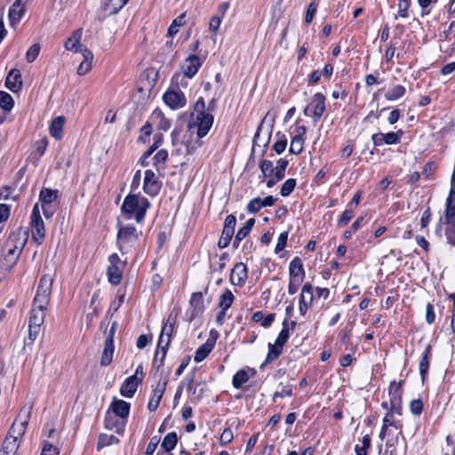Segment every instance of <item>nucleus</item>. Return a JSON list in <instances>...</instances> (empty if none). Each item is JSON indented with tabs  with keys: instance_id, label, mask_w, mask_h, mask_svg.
<instances>
[{
	"instance_id": "f257e3e1",
	"label": "nucleus",
	"mask_w": 455,
	"mask_h": 455,
	"mask_svg": "<svg viewBox=\"0 0 455 455\" xmlns=\"http://www.w3.org/2000/svg\"><path fill=\"white\" fill-rule=\"evenodd\" d=\"M26 239H21L20 235L12 233L10 235L3 249V256L0 258V269L10 272L17 264L23 251Z\"/></svg>"
},
{
	"instance_id": "f03ea898",
	"label": "nucleus",
	"mask_w": 455,
	"mask_h": 455,
	"mask_svg": "<svg viewBox=\"0 0 455 455\" xmlns=\"http://www.w3.org/2000/svg\"><path fill=\"white\" fill-rule=\"evenodd\" d=\"M150 205V202L146 197L129 194L123 202L121 211L128 220L134 218L138 223H141Z\"/></svg>"
},
{
	"instance_id": "7ed1b4c3",
	"label": "nucleus",
	"mask_w": 455,
	"mask_h": 455,
	"mask_svg": "<svg viewBox=\"0 0 455 455\" xmlns=\"http://www.w3.org/2000/svg\"><path fill=\"white\" fill-rule=\"evenodd\" d=\"M191 118L192 122L189 124V128L196 127L199 138L206 136L212 126L214 118L212 113L206 112L205 102L203 97H200L195 102Z\"/></svg>"
},
{
	"instance_id": "20e7f679",
	"label": "nucleus",
	"mask_w": 455,
	"mask_h": 455,
	"mask_svg": "<svg viewBox=\"0 0 455 455\" xmlns=\"http://www.w3.org/2000/svg\"><path fill=\"white\" fill-rule=\"evenodd\" d=\"M140 235L141 232L132 225L121 226L116 235L119 251L123 254L129 252L138 243Z\"/></svg>"
},
{
	"instance_id": "39448f33",
	"label": "nucleus",
	"mask_w": 455,
	"mask_h": 455,
	"mask_svg": "<svg viewBox=\"0 0 455 455\" xmlns=\"http://www.w3.org/2000/svg\"><path fill=\"white\" fill-rule=\"evenodd\" d=\"M53 276L50 274L44 275L39 281L33 306L46 308L50 303Z\"/></svg>"
},
{
	"instance_id": "423d86ee",
	"label": "nucleus",
	"mask_w": 455,
	"mask_h": 455,
	"mask_svg": "<svg viewBox=\"0 0 455 455\" xmlns=\"http://www.w3.org/2000/svg\"><path fill=\"white\" fill-rule=\"evenodd\" d=\"M304 278L305 270L303 262L299 257H295L291 259L289 265V294L293 295L299 291Z\"/></svg>"
},
{
	"instance_id": "0eeeda50",
	"label": "nucleus",
	"mask_w": 455,
	"mask_h": 455,
	"mask_svg": "<svg viewBox=\"0 0 455 455\" xmlns=\"http://www.w3.org/2000/svg\"><path fill=\"white\" fill-rule=\"evenodd\" d=\"M59 197V190L51 188H43L39 194V201L41 204L42 211L46 219H50L54 214Z\"/></svg>"
},
{
	"instance_id": "6e6552de",
	"label": "nucleus",
	"mask_w": 455,
	"mask_h": 455,
	"mask_svg": "<svg viewBox=\"0 0 455 455\" xmlns=\"http://www.w3.org/2000/svg\"><path fill=\"white\" fill-rule=\"evenodd\" d=\"M172 326L164 324L162 328L159 339H158V344H157V349L156 351L155 358H154V363H156L157 362V356L159 354H161V357L159 359V364L157 365V368L163 366L167 350L169 347V345L172 340V334L173 331Z\"/></svg>"
},
{
	"instance_id": "1a4fd4ad",
	"label": "nucleus",
	"mask_w": 455,
	"mask_h": 455,
	"mask_svg": "<svg viewBox=\"0 0 455 455\" xmlns=\"http://www.w3.org/2000/svg\"><path fill=\"white\" fill-rule=\"evenodd\" d=\"M30 224L32 228V239L40 245L45 236V228L41 217L38 203H36L33 207L30 216Z\"/></svg>"
},
{
	"instance_id": "9d476101",
	"label": "nucleus",
	"mask_w": 455,
	"mask_h": 455,
	"mask_svg": "<svg viewBox=\"0 0 455 455\" xmlns=\"http://www.w3.org/2000/svg\"><path fill=\"white\" fill-rule=\"evenodd\" d=\"M404 380L396 382L393 380L388 387L389 402H391V409L395 411L397 415H402L403 406V385Z\"/></svg>"
},
{
	"instance_id": "9b49d317",
	"label": "nucleus",
	"mask_w": 455,
	"mask_h": 455,
	"mask_svg": "<svg viewBox=\"0 0 455 455\" xmlns=\"http://www.w3.org/2000/svg\"><path fill=\"white\" fill-rule=\"evenodd\" d=\"M33 406L32 404H25L18 413L14 422L12 423L10 429L13 434L18 435H23L26 432L27 426L31 418Z\"/></svg>"
},
{
	"instance_id": "f8f14e48",
	"label": "nucleus",
	"mask_w": 455,
	"mask_h": 455,
	"mask_svg": "<svg viewBox=\"0 0 455 455\" xmlns=\"http://www.w3.org/2000/svg\"><path fill=\"white\" fill-rule=\"evenodd\" d=\"M312 110V116L315 123H317L325 112V96L321 92H316L311 103L304 109V114L309 116L308 111Z\"/></svg>"
},
{
	"instance_id": "ddd939ff",
	"label": "nucleus",
	"mask_w": 455,
	"mask_h": 455,
	"mask_svg": "<svg viewBox=\"0 0 455 455\" xmlns=\"http://www.w3.org/2000/svg\"><path fill=\"white\" fill-rule=\"evenodd\" d=\"M162 188V181L158 180L154 171L148 169L144 172L143 191L149 196H156Z\"/></svg>"
},
{
	"instance_id": "4468645a",
	"label": "nucleus",
	"mask_w": 455,
	"mask_h": 455,
	"mask_svg": "<svg viewBox=\"0 0 455 455\" xmlns=\"http://www.w3.org/2000/svg\"><path fill=\"white\" fill-rule=\"evenodd\" d=\"M236 225V219L233 214L226 217L221 236L218 242V246L220 249L226 248L229 245L231 239L235 233Z\"/></svg>"
},
{
	"instance_id": "2eb2a0df",
	"label": "nucleus",
	"mask_w": 455,
	"mask_h": 455,
	"mask_svg": "<svg viewBox=\"0 0 455 455\" xmlns=\"http://www.w3.org/2000/svg\"><path fill=\"white\" fill-rule=\"evenodd\" d=\"M403 134V130L387 133L377 132L371 136V140L375 148L381 147L384 144L395 145L400 142Z\"/></svg>"
},
{
	"instance_id": "dca6fc26",
	"label": "nucleus",
	"mask_w": 455,
	"mask_h": 455,
	"mask_svg": "<svg viewBox=\"0 0 455 455\" xmlns=\"http://www.w3.org/2000/svg\"><path fill=\"white\" fill-rule=\"evenodd\" d=\"M163 100L172 109L181 108L187 104V98L181 91L168 90L164 94Z\"/></svg>"
},
{
	"instance_id": "f3484780",
	"label": "nucleus",
	"mask_w": 455,
	"mask_h": 455,
	"mask_svg": "<svg viewBox=\"0 0 455 455\" xmlns=\"http://www.w3.org/2000/svg\"><path fill=\"white\" fill-rule=\"evenodd\" d=\"M127 420L110 413V410L107 412L104 419V427L106 429L115 431L119 435H124Z\"/></svg>"
},
{
	"instance_id": "a211bd4d",
	"label": "nucleus",
	"mask_w": 455,
	"mask_h": 455,
	"mask_svg": "<svg viewBox=\"0 0 455 455\" xmlns=\"http://www.w3.org/2000/svg\"><path fill=\"white\" fill-rule=\"evenodd\" d=\"M203 61L196 54H190L185 59L181 68L183 74L188 78H192L198 72Z\"/></svg>"
},
{
	"instance_id": "6ab92c4d",
	"label": "nucleus",
	"mask_w": 455,
	"mask_h": 455,
	"mask_svg": "<svg viewBox=\"0 0 455 455\" xmlns=\"http://www.w3.org/2000/svg\"><path fill=\"white\" fill-rule=\"evenodd\" d=\"M248 278V268L243 262L236 263L230 274V282L235 286L242 287Z\"/></svg>"
},
{
	"instance_id": "aec40b11",
	"label": "nucleus",
	"mask_w": 455,
	"mask_h": 455,
	"mask_svg": "<svg viewBox=\"0 0 455 455\" xmlns=\"http://www.w3.org/2000/svg\"><path fill=\"white\" fill-rule=\"evenodd\" d=\"M22 435L13 434V432H12V429H10L7 436L5 437L2 444L0 455H13L20 446L19 438Z\"/></svg>"
},
{
	"instance_id": "412c9836",
	"label": "nucleus",
	"mask_w": 455,
	"mask_h": 455,
	"mask_svg": "<svg viewBox=\"0 0 455 455\" xmlns=\"http://www.w3.org/2000/svg\"><path fill=\"white\" fill-rule=\"evenodd\" d=\"M445 221L455 226V183H451V189L445 203Z\"/></svg>"
},
{
	"instance_id": "4be33fe9",
	"label": "nucleus",
	"mask_w": 455,
	"mask_h": 455,
	"mask_svg": "<svg viewBox=\"0 0 455 455\" xmlns=\"http://www.w3.org/2000/svg\"><path fill=\"white\" fill-rule=\"evenodd\" d=\"M189 305L192 308L189 321H192L204 312L205 307L203 293L201 291L192 293Z\"/></svg>"
},
{
	"instance_id": "5701e85b",
	"label": "nucleus",
	"mask_w": 455,
	"mask_h": 455,
	"mask_svg": "<svg viewBox=\"0 0 455 455\" xmlns=\"http://www.w3.org/2000/svg\"><path fill=\"white\" fill-rule=\"evenodd\" d=\"M26 12V7L23 0H15L11 5L8 17L10 25L15 27L22 19Z\"/></svg>"
},
{
	"instance_id": "b1692460",
	"label": "nucleus",
	"mask_w": 455,
	"mask_h": 455,
	"mask_svg": "<svg viewBox=\"0 0 455 455\" xmlns=\"http://www.w3.org/2000/svg\"><path fill=\"white\" fill-rule=\"evenodd\" d=\"M166 386H167L166 379L160 380L156 384V387L154 388V390L152 392L150 400L148 403V411H155L157 409L159 403H160V401L164 394V391L166 389Z\"/></svg>"
},
{
	"instance_id": "393cba45",
	"label": "nucleus",
	"mask_w": 455,
	"mask_h": 455,
	"mask_svg": "<svg viewBox=\"0 0 455 455\" xmlns=\"http://www.w3.org/2000/svg\"><path fill=\"white\" fill-rule=\"evenodd\" d=\"M131 405L128 402L121 399H114L110 404V413L127 420Z\"/></svg>"
},
{
	"instance_id": "a878e982",
	"label": "nucleus",
	"mask_w": 455,
	"mask_h": 455,
	"mask_svg": "<svg viewBox=\"0 0 455 455\" xmlns=\"http://www.w3.org/2000/svg\"><path fill=\"white\" fill-rule=\"evenodd\" d=\"M5 87L12 92H19L22 87L21 74L19 69H12L5 79Z\"/></svg>"
},
{
	"instance_id": "bb28decb",
	"label": "nucleus",
	"mask_w": 455,
	"mask_h": 455,
	"mask_svg": "<svg viewBox=\"0 0 455 455\" xmlns=\"http://www.w3.org/2000/svg\"><path fill=\"white\" fill-rule=\"evenodd\" d=\"M164 142V135L162 133H156L154 135V142L149 147V148L145 151L140 158L139 159L138 164L141 166L145 167L148 165V159L152 156V154L163 144Z\"/></svg>"
},
{
	"instance_id": "cd10ccee",
	"label": "nucleus",
	"mask_w": 455,
	"mask_h": 455,
	"mask_svg": "<svg viewBox=\"0 0 455 455\" xmlns=\"http://www.w3.org/2000/svg\"><path fill=\"white\" fill-rule=\"evenodd\" d=\"M215 344H216V338H208L206 339V341L196 349V351L195 353L194 360L196 363H200V362L204 361L209 355V354L212 351V349L215 347Z\"/></svg>"
},
{
	"instance_id": "c85d7f7f",
	"label": "nucleus",
	"mask_w": 455,
	"mask_h": 455,
	"mask_svg": "<svg viewBox=\"0 0 455 455\" xmlns=\"http://www.w3.org/2000/svg\"><path fill=\"white\" fill-rule=\"evenodd\" d=\"M296 324L297 323L295 321L285 318L282 323V330L275 342L284 347L290 338V331H293L296 327Z\"/></svg>"
},
{
	"instance_id": "c756f323",
	"label": "nucleus",
	"mask_w": 455,
	"mask_h": 455,
	"mask_svg": "<svg viewBox=\"0 0 455 455\" xmlns=\"http://www.w3.org/2000/svg\"><path fill=\"white\" fill-rule=\"evenodd\" d=\"M140 383V379H135V377H128L120 387L121 395L132 398L136 393Z\"/></svg>"
},
{
	"instance_id": "7c9ffc66",
	"label": "nucleus",
	"mask_w": 455,
	"mask_h": 455,
	"mask_svg": "<svg viewBox=\"0 0 455 455\" xmlns=\"http://www.w3.org/2000/svg\"><path fill=\"white\" fill-rule=\"evenodd\" d=\"M65 122L66 118L63 116H57L51 122L49 132L51 136L57 140L62 138Z\"/></svg>"
},
{
	"instance_id": "2f4dec72",
	"label": "nucleus",
	"mask_w": 455,
	"mask_h": 455,
	"mask_svg": "<svg viewBox=\"0 0 455 455\" xmlns=\"http://www.w3.org/2000/svg\"><path fill=\"white\" fill-rule=\"evenodd\" d=\"M82 38V29L75 30L72 35L66 40L64 47L68 51L78 52L81 51L80 41Z\"/></svg>"
},
{
	"instance_id": "473e14b6",
	"label": "nucleus",
	"mask_w": 455,
	"mask_h": 455,
	"mask_svg": "<svg viewBox=\"0 0 455 455\" xmlns=\"http://www.w3.org/2000/svg\"><path fill=\"white\" fill-rule=\"evenodd\" d=\"M114 351V341L111 340V338L106 339L104 343V349L100 359L101 366H108L112 363Z\"/></svg>"
},
{
	"instance_id": "72a5a7b5",
	"label": "nucleus",
	"mask_w": 455,
	"mask_h": 455,
	"mask_svg": "<svg viewBox=\"0 0 455 455\" xmlns=\"http://www.w3.org/2000/svg\"><path fill=\"white\" fill-rule=\"evenodd\" d=\"M431 351H432L431 345H427L426 347L423 354L421 355V357L419 360V373H420L422 380L425 379V378L427 374V371H428Z\"/></svg>"
},
{
	"instance_id": "f704fd0d",
	"label": "nucleus",
	"mask_w": 455,
	"mask_h": 455,
	"mask_svg": "<svg viewBox=\"0 0 455 455\" xmlns=\"http://www.w3.org/2000/svg\"><path fill=\"white\" fill-rule=\"evenodd\" d=\"M46 308L32 306L28 323L42 325L46 316Z\"/></svg>"
},
{
	"instance_id": "c9c22d12",
	"label": "nucleus",
	"mask_w": 455,
	"mask_h": 455,
	"mask_svg": "<svg viewBox=\"0 0 455 455\" xmlns=\"http://www.w3.org/2000/svg\"><path fill=\"white\" fill-rule=\"evenodd\" d=\"M151 118L155 123H156V126L159 130L165 132L169 130L172 126V121L166 118L164 113L159 109H156L152 113Z\"/></svg>"
},
{
	"instance_id": "e433bc0d",
	"label": "nucleus",
	"mask_w": 455,
	"mask_h": 455,
	"mask_svg": "<svg viewBox=\"0 0 455 455\" xmlns=\"http://www.w3.org/2000/svg\"><path fill=\"white\" fill-rule=\"evenodd\" d=\"M406 93V89L402 84L391 86L385 93V99L388 101H395L403 98Z\"/></svg>"
},
{
	"instance_id": "4c0bfd02",
	"label": "nucleus",
	"mask_w": 455,
	"mask_h": 455,
	"mask_svg": "<svg viewBox=\"0 0 455 455\" xmlns=\"http://www.w3.org/2000/svg\"><path fill=\"white\" fill-rule=\"evenodd\" d=\"M84 60L80 63V65L77 68V75L78 76H84L87 74L91 68H92V61L93 59V54L92 52H90L87 49H84Z\"/></svg>"
},
{
	"instance_id": "58836bf2",
	"label": "nucleus",
	"mask_w": 455,
	"mask_h": 455,
	"mask_svg": "<svg viewBox=\"0 0 455 455\" xmlns=\"http://www.w3.org/2000/svg\"><path fill=\"white\" fill-rule=\"evenodd\" d=\"M108 282L113 285H118L123 278L119 265H109L107 270Z\"/></svg>"
},
{
	"instance_id": "ea45409f",
	"label": "nucleus",
	"mask_w": 455,
	"mask_h": 455,
	"mask_svg": "<svg viewBox=\"0 0 455 455\" xmlns=\"http://www.w3.org/2000/svg\"><path fill=\"white\" fill-rule=\"evenodd\" d=\"M250 371L242 369L233 376L232 384L236 389L241 388L250 379Z\"/></svg>"
},
{
	"instance_id": "a19ab883",
	"label": "nucleus",
	"mask_w": 455,
	"mask_h": 455,
	"mask_svg": "<svg viewBox=\"0 0 455 455\" xmlns=\"http://www.w3.org/2000/svg\"><path fill=\"white\" fill-rule=\"evenodd\" d=\"M168 156L169 154L166 149H160L153 156V164L157 172L164 170Z\"/></svg>"
},
{
	"instance_id": "79ce46f5",
	"label": "nucleus",
	"mask_w": 455,
	"mask_h": 455,
	"mask_svg": "<svg viewBox=\"0 0 455 455\" xmlns=\"http://www.w3.org/2000/svg\"><path fill=\"white\" fill-rule=\"evenodd\" d=\"M275 317V314L274 313L268 314L265 316L261 311H257L252 315L251 320L255 323H260L261 326L267 328L272 324Z\"/></svg>"
},
{
	"instance_id": "37998d69",
	"label": "nucleus",
	"mask_w": 455,
	"mask_h": 455,
	"mask_svg": "<svg viewBox=\"0 0 455 455\" xmlns=\"http://www.w3.org/2000/svg\"><path fill=\"white\" fill-rule=\"evenodd\" d=\"M120 441L116 436L102 433L99 435L97 449L101 450L107 446L117 444Z\"/></svg>"
},
{
	"instance_id": "c03bdc74",
	"label": "nucleus",
	"mask_w": 455,
	"mask_h": 455,
	"mask_svg": "<svg viewBox=\"0 0 455 455\" xmlns=\"http://www.w3.org/2000/svg\"><path fill=\"white\" fill-rule=\"evenodd\" d=\"M283 349V346L278 345V343L275 342L274 344H268V352L265 360V363H270L273 361L276 360L279 355L282 354Z\"/></svg>"
},
{
	"instance_id": "a18cd8bd",
	"label": "nucleus",
	"mask_w": 455,
	"mask_h": 455,
	"mask_svg": "<svg viewBox=\"0 0 455 455\" xmlns=\"http://www.w3.org/2000/svg\"><path fill=\"white\" fill-rule=\"evenodd\" d=\"M177 443H178L177 434L175 432H170L164 436V438L161 443V448L163 450H164L165 451L170 452L176 447Z\"/></svg>"
},
{
	"instance_id": "49530a36",
	"label": "nucleus",
	"mask_w": 455,
	"mask_h": 455,
	"mask_svg": "<svg viewBox=\"0 0 455 455\" xmlns=\"http://www.w3.org/2000/svg\"><path fill=\"white\" fill-rule=\"evenodd\" d=\"M14 106L12 97L6 92L0 91V108L4 112H10Z\"/></svg>"
},
{
	"instance_id": "de8ad7c7",
	"label": "nucleus",
	"mask_w": 455,
	"mask_h": 455,
	"mask_svg": "<svg viewBox=\"0 0 455 455\" xmlns=\"http://www.w3.org/2000/svg\"><path fill=\"white\" fill-rule=\"evenodd\" d=\"M235 296L232 291L227 289L220 298L219 307L224 310H228L233 304Z\"/></svg>"
},
{
	"instance_id": "09e8293b",
	"label": "nucleus",
	"mask_w": 455,
	"mask_h": 455,
	"mask_svg": "<svg viewBox=\"0 0 455 455\" xmlns=\"http://www.w3.org/2000/svg\"><path fill=\"white\" fill-rule=\"evenodd\" d=\"M254 223H255L254 219H249L245 222V224L238 229V231L235 235L236 240L237 241L243 240L251 233L253 226H254Z\"/></svg>"
},
{
	"instance_id": "8fccbe9b",
	"label": "nucleus",
	"mask_w": 455,
	"mask_h": 455,
	"mask_svg": "<svg viewBox=\"0 0 455 455\" xmlns=\"http://www.w3.org/2000/svg\"><path fill=\"white\" fill-rule=\"evenodd\" d=\"M129 0H109L105 6L109 14H116Z\"/></svg>"
},
{
	"instance_id": "3c124183",
	"label": "nucleus",
	"mask_w": 455,
	"mask_h": 455,
	"mask_svg": "<svg viewBox=\"0 0 455 455\" xmlns=\"http://www.w3.org/2000/svg\"><path fill=\"white\" fill-rule=\"evenodd\" d=\"M371 439L369 435H365L362 439V445L356 444L355 446V452L356 455H368V450L371 447Z\"/></svg>"
},
{
	"instance_id": "603ef678",
	"label": "nucleus",
	"mask_w": 455,
	"mask_h": 455,
	"mask_svg": "<svg viewBox=\"0 0 455 455\" xmlns=\"http://www.w3.org/2000/svg\"><path fill=\"white\" fill-rule=\"evenodd\" d=\"M397 14L395 16V19L397 20L399 18L406 19L409 17V9L411 7L410 0H399Z\"/></svg>"
},
{
	"instance_id": "864d4df0",
	"label": "nucleus",
	"mask_w": 455,
	"mask_h": 455,
	"mask_svg": "<svg viewBox=\"0 0 455 455\" xmlns=\"http://www.w3.org/2000/svg\"><path fill=\"white\" fill-rule=\"evenodd\" d=\"M320 0H312L307 9L306 16H305V23L310 24L317 12L319 6Z\"/></svg>"
},
{
	"instance_id": "5fc2aeb1",
	"label": "nucleus",
	"mask_w": 455,
	"mask_h": 455,
	"mask_svg": "<svg viewBox=\"0 0 455 455\" xmlns=\"http://www.w3.org/2000/svg\"><path fill=\"white\" fill-rule=\"evenodd\" d=\"M185 14H180V16H178L176 19H174L172 22V24L170 25L169 28H168V36H175L179 30H180V28L185 23Z\"/></svg>"
},
{
	"instance_id": "6e6d98bb",
	"label": "nucleus",
	"mask_w": 455,
	"mask_h": 455,
	"mask_svg": "<svg viewBox=\"0 0 455 455\" xmlns=\"http://www.w3.org/2000/svg\"><path fill=\"white\" fill-rule=\"evenodd\" d=\"M296 185H297V180L295 179L291 178V179L286 180L281 187V190H280L281 196L283 197L289 196L294 190Z\"/></svg>"
},
{
	"instance_id": "4d7b16f0",
	"label": "nucleus",
	"mask_w": 455,
	"mask_h": 455,
	"mask_svg": "<svg viewBox=\"0 0 455 455\" xmlns=\"http://www.w3.org/2000/svg\"><path fill=\"white\" fill-rule=\"evenodd\" d=\"M264 208L262 198L255 197L251 199L246 207V210L251 214H255Z\"/></svg>"
},
{
	"instance_id": "13d9d810",
	"label": "nucleus",
	"mask_w": 455,
	"mask_h": 455,
	"mask_svg": "<svg viewBox=\"0 0 455 455\" xmlns=\"http://www.w3.org/2000/svg\"><path fill=\"white\" fill-rule=\"evenodd\" d=\"M304 299V301L307 304L312 305L314 299L313 287L310 283H306L302 287L299 299Z\"/></svg>"
},
{
	"instance_id": "bf43d9fd",
	"label": "nucleus",
	"mask_w": 455,
	"mask_h": 455,
	"mask_svg": "<svg viewBox=\"0 0 455 455\" xmlns=\"http://www.w3.org/2000/svg\"><path fill=\"white\" fill-rule=\"evenodd\" d=\"M304 141L305 139H299V138H291V146H290V153L293 155H299L304 147Z\"/></svg>"
},
{
	"instance_id": "052dcab7",
	"label": "nucleus",
	"mask_w": 455,
	"mask_h": 455,
	"mask_svg": "<svg viewBox=\"0 0 455 455\" xmlns=\"http://www.w3.org/2000/svg\"><path fill=\"white\" fill-rule=\"evenodd\" d=\"M355 212L353 208L347 207L338 220L339 227H345L353 219Z\"/></svg>"
},
{
	"instance_id": "680f3d73",
	"label": "nucleus",
	"mask_w": 455,
	"mask_h": 455,
	"mask_svg": "<svg viewBox=\"0 0 455 455\" xmlns=\"http://www.w3.org/2000/svg\"><path fill=\"white\" fill-rule=\"evenodd\" d=\"M395 414H396L395 411H387L383 418V424L387 427H394L396 429L402 428L401 423L395 419Z\"/></svg>"
},
{
	"instance_id": "e2e57ef3",
	"label": "nucleus",
	"mask_w": 455,
	"mask_h": 455,
	"mask_svg": "<svg viewBox=\"0 0 455 455\" xmlns=\"http://www.w3.org/2000/svg\"><path fill=\"white\" fill-rule=\"evenodd\" d=\"M261 172L264 177H270L275 175V167L273 163L269 160H263L259 164Z\"/></svg>"
},
{
	"instance_id": "0e129e2a",
	"label": "nucleus",
	"mask_w": 455,
	"mask_h": 455,
	"mask_svg": "<svg viewBox=\"0 0 455 455\" xmlns=\"http://www.w3.org/2000/svg\"><path fill=\"white\" fill-rule=\"evenodd\" d=\"M288 164V161L284 158H280L276 162V166L275 167V174L277 175V178L283 179Z\"/></svg>"
},
{
	"instance_id": "69168bd1",
	"label": "nucleus",
	"mask_w": 455,
	"mask_h": 455,
	"mask_svg": "<svg viewBox=\"0 0 455 455\" xmlns=\"http://www.w3.org/2000/svg\"><path fill=\"white\" fill-rule=\"evenodd\" d=\"M40 45L38 44H32L26 53V60L28 62H33L39 55Z\"/></svg>"
},
{
	"instance_id": "338daca9",
	"label": "nucleus",
	"mask_w": 455,
	"mask_h": 455,
	"mask_svg": "<svg viewBox=\"0 0 455 455\" xmlns=\"http://www.w3.org/2000/svg\"><path fill=\"white\" fill-rule=\"evenodd\" d=\"M287 146V139L285 135H281L279 139L274 143L273 149L278 155L282 154Z\"/></svg>"
},
{
	"instance_id": "774afa93",
	"label": "nucleus",
	"mask_w": 455,
	"mask_h": 455,
	"mask_svg": "<svg viewBox=\"0 0 455 455\" xmlns=\"http://www.w3.org/2000/svg\"><path fill=\"white\" fill-rule=\"evenodd\" d=\"M60 451L56 446H53L52 444L44 442V446L42 449L41 455H59Z\"/></svg>"
}]
</instances>
